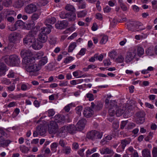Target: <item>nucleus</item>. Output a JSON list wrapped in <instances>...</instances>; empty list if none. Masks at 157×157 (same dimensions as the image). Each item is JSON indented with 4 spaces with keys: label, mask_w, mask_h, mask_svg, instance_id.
<instances>
[{
    "label": "nucleus",
    "mask_w": 157,
    "mask_h": 157,
    "mask_svg": "<svg viewBox=\"0 0 157 157\" xmlns=\"http://www.w3.org/2000/svg\"><path fill=\"white\" fill-rule=\"evenodd\" d=\"M52 26L48 25V28L42 27L40 30V33L39 34V39L41 42L45 43L47 40V35L51 32Z\"/></svg>",
    "instance_id": "f257e3e1"
},
{
    "label": "nucleus",
    "mask_w": 157,
    "mask_h": 157,
    "mask_svg": "<svg viewBox=\"0 0 157 157\" xmlns=\"http://www.w3.org/2000/svg\"><path fill=\"white\" fill-rule=\"evenodd\" d=\"M25 67L26 70L30 73L31 75H38L37 71L40 69V66L35 63H32Z\"/></svg>",
    "instance_id": "f03ea898"
},
{
    "label": "nucleus",
    "mask_w": 157,
    "mask_h": 157,
    "mask_svg": "<svg viewBox=\"0 0 157 157\" xmlns=\"http://www.w3.org/2000/svg\"><path fill=\"white\" fill-rule=\"evenodd\" d=\"M128 30L132 31H139L145 29V28H140L138 25V23L136 21H131L127 25Z\"/></svg>",
    "instance_id": "7ed1b4c3"
},
{
    "label": "nucleus",
    "mask_w": 157,
    "mask_h": 157,
    "mask_svg": "<svg viewBox=\"0 0 157 157\" xmlns=\"http://www.w3.org/2000/svg\"><path fill=\"white\" fill-rule=\"evenodd\" d=\"M35 39L34 33L29 32L28 35L25 36L23 39V42L24 44L31 45L33 42L35 41Z\"/></svg>",
    "instance_id": "20e7f679"
},
{
    "label": "nucleus",
    "mask_w": 157,
    "mask_h": 157,
    "mask_svg": "<svg viewBox=\"0 0 157 157\" xmlns=\"http://www.w3.org/2000/svg\"><path fill=\"white\" fill-rule=\"evenodd\" d=\"M131 139L129 138L121 140V144L117 149V152H120L124 150L126 145L130 143Z\"/></svg>",
    "instance_id": "39448f33"
},
{
    "label": "nucleus",
    "mask_w": 157,
    "mask_h": 157,
    "mask_svg": "<svg viewBox=\"0 0 157 157\" xmlns=\"http://www.w3.org/2000/svg\"><path fill=\"white\" fill-rule=\"evenodd\" d=\"M58 126L56 122L52 121L48 125V132L50 134H55L58 130Z\"/></svg>",
    "instance_id": "423d86ee"
},
{
    "label": "nucleus",
    "mask_w": 157,
    "mask_h": 157,
    "mask_svg": "<svg viewBox=\"0 0 157 157\" xmlns=\"http://www.w3.org/2000/svg\"><path fill=\"white\" fill-rule=\"evenodd\" d=\"M18 75L17 74L15 73L12 71H10V78H13L10 82V83L12 82V85L10 86V91H13L15 89V84L16 83V81L19 80Z\"/></svg>",
    "instance_id": "0eeeda50"
},
{
    "label": "nucleus",
    "mask_w": 157,
    "mask_h": 157,
    "mask_svg": "<svg viewBox=\"0 0 157 157\" xmlns=\"http://www.w3.org/2000/svg\"><path fill=\"white\" fill-rule=\"evenodd\" d=\"M136 115V121L137 123L142 124L145 121V113L144 111H140L137 112Z\"/></svg>",
    "instance_id": "6e6552de"
},
{
    "label": "nucleus",
    "mask_w": 157,
    "mask_h": 157,
    "mask_svg": "<svg viewBox=\"0 0 157 157\" xmlns=\"http://www.w3.org/2000/svg\"><path fill=\"white\" fill-rule=\"evenodd\" d=\"M37 9L36 5L31 3L27 5L24 8L25 12L28 14H31L36 11Z\"/></svg>",
    "instance_id": "1a4fd4ad"
},
{
    "label": "nucleus",
    "mask_w": 157,
    "mask_h": 157,
    "mask_svg": "<svg viewBox=\"0 0 157 157\" xmlns=\"http://www.w3.org/2000/svg\"><path fill=\"white\" fill-rule=\"evenodd\" d=\"M115 109L116 110V115L117 117H120L124 113L126 110V106L125 105L118 107L117 105V107H116Z\"/></svg>",
    "instance_id": "9d476101"
},
{
    "label": "nucleus",
    "mask_w": 157,
    "mask_h": 157,
    "mask_svg": "<svg viewBox=\"0 0 157 157\" xmlns=\"http://www.w3.org/2000/svg\"><path fill=\"white\" fill-rule=\"evenodd\" d=\"M136 55V50L133 52H129L127 53L125 59L126 62L127 63H130L135 57Z\"/></svg>",
    "instance_id": "9b49d317"
},
{
    "label": "nucleus",
    "mask_w": 157,
    "mask_h": 157,
    "mask_svg": "<svg viewBox=\"0 0 157 157\" xmlns=\"http://www.w3.org/2000/svg\"><path fill=\"white\" fill-rule=\"evenodd\" d=\"M20 63V59L17 55L10 56V66H18Z\"/></svg>",
    "instance_id": "f8f14e48"
},
{
    "label": "nucleus",
    "mask_w": 157,
    "mask_h": 157,
    "mask_svg": "<svg viewBox=\"0 0 157 157\" xmlns=\"http://www.w3.org/2000/svg\"><path fill=\"white\" fill-rule=\"evenodd\" d=\"M86 123V121L85 119H82L79 120L76 126L77 130H82L84 128Z\"/></svg>",
    "instance_id": "ddd939ff"
},
{
    "label": "nucleus",
    "mask_w": 157,
    "mask_h": 157,
    "mask_svg": "<svg viewBox=\"0 0 157 157\" xmlns=\"http://www.w3.org/2000/svg\"><path fill=\"white\" fill-rule=\"evenodd\" d=\"M117 102L115 101H113L111 102L110 105L112 108L109 109L108 113L109 115L111 117H113L116 114L115 108L117 107Z\"/></svg>",
    "instance_id": "4468645a"
},
{
    "label": "nucleus",
    "mask_w": 157,
    "mask_h": 157,
    "mask_svg": "<svg viewBox=\"0 0 157 157\" xmlns=\"http://www.w3.org/2000/svg\"><path fill=\"white\" fill-rule=\"evenodd\" d=\"M100 153L101 154H113L114 152L111 148L107 147H104L100 150Z\"/></svg>",
    "instance_id": "2eb2a0df"
},
{
    "label": "nucleus",
    "mask_w": 157,
    "mask_h": 157,
    "mask_svg": "<svg viewBox=\"0 0 157 157\" xmlns=\"http://www.w3.org/2000/svg\"><path fill=\"white\" fill-rule=\"evenodd\" d=\"M68 23L67 21H63L56 23L55 26L57 29H62L66 27Z\"/></svg>",
    "instance_id": "dca6fc26"
},
{
    "label": "nucleus",
    "mask_w": 157,
    "mask_h": 157,
    "mask_svg": "<svg viewBox=\"0 0 157 157\" xmlns=\"http://www.w3.org/2000/svg\"><path fill=\"white\" fill-rule=\"evenodd\" d=\"M21 56L23 58L26 57H31L33 55L32 53L29 49L23 50L20 53Z\"/></svg>",
    "instance_id": "f3484780"
},
{
    "label": "nucleus",
    "mask_w": 157,
    "mask_h": 157,
    "mask_svg": "<svg viewBox=\"0 0 157 157\" xmlns=\"http://www.w3.org/2000/svg\"><path fill=\"white\" fill-rule=\"evenodd\" d=\"M28 3L27 0H18L15 2L13 6L17 8H20L22 7L24 4Z\"/></svg>",
    "instance_id": "a211bd4d"
},
{
    "label": "nucleus",
    "mask_w": 157,
    "mask_h": 157,
    "mask_svg": "<svg viewBox=\"0 0 157 157\" xmlns=\"http://www.w3.org/2000/svg\"><path fill=\"white\" fill-rule=\"evenodd\" d=\"M93 111L90 107L87 108L83 111V114L84 115L87 117H90L93 115Z\"/></svg>",
    "instance_id": "6ab92c4d"
},
{
    "label": "nucleus",
    "mask_w": 157,
    "mask_h": 157,
    "mask_svg": "<svg viewBox=\"0 0 157 157\" xmlns=\"http://www.w3.org/2000/svg\"><path fill=\"white\" fill-rule=\"evenodd\" d=\"M127 150L130 153V155H131V157H139V155L137 151L134 149L132 147L130 146L129 147Z\"/></svg>",
    "instance_id": "aec40b11"
},
{
    "label": "nucleus",
    "mask_w": 157,
    "mask_h": 157,
    "mask_svg": "<svg viewBox=\"0 0 157 157\" xmlns=\"http://www.w3.org/2000/svg\"><path fill=\"white\" fill-rule=\"evenodd\" d=\"M56 19L54 17H51L50 18H48L46 19L45 21V25L46 27H44L45 28H48V25H51L52 26H52L51 25L49 24H54L56 22Z\"/></svg>",
    "instance_id": "412c9836"
},
{
    "label": "nucleus",
    "mask_w": 157,
    "mask_h": 157,
    "mask_svg": "<svg viewBox=\"0 0 157 157\" xmlns=\"http://www.w3.org/2000/svg\"><path fill=\"white\" fill-rule=\"evenodd\" d=\"M31 45L33 48L36 50L40 49L42 47V44L40 42L36 41V38L35 39V41L33 42Z\"/></svg>",
    "instance_id": "4be33fe9"
},
{
    "label": "nucleus",
    "mask_w": 157,
    "mask_h": 157,
    "mask_svg": "<svg viewBox=\"0 0 157 157\" xmlns=\"http://www.w3.org/2000/svg\"><path fill=\"white\" fill-rule=\"evenodd\" d=\"M23 58V62L27 65H29L32 63H34V61L35 60V59L33 57H26Z\"/></svg>",
    "instance_id": "5701e85b"
},
{
    "label": "nucleus",
    "mask_w": 157,
    "mask_h": 157,
    "mask_svg": "<svg viewBox=\"0 0 157 157\" xmlns=\"http://www.w3.org/2000/svg\"><path fill=\"white\" fill-rule=\"evenodd\" d=\"M54 121L56 123H63L65 121L64 117L62 115H56L54 117Z\"/></svg>",
    "instance_id": "b1692460"
},
{
    "label": "nucleus",
    "mask_w": 157,
    "mask_h": 157,
    "mask_svg": "<svg viewBox=\"0 0 157 157\" xmlns=\"http://www.w3.org/2000/svg\"><path fill=\"white\" fill-rule=\"evenodd\" d=\"M20 36V34L16 32H13L10 34V42L14 43Z\"/></svg>",
    "instance_id": "393cba45"
},
{
    "label": "nucleus",
    "mask_w": 157,
    "mask_h": 157,
    "mask_svg": "<svg viewBox=\"0 0 157 157\" xmlns=\"http://www.w3.org/2000/svg\"><path fill=\"white\" fill-rule=\"evenodd\" d=\"M37 132L39 133V134L42 136L45 135L46 132V129L44 126L40 125L38 126L37 128Z\"/></svg>",
    "instance_id": "a878e982"
},
{
    "label": "nucleus",
    "mask_w": 157,
    "mask_h": 157,
    "mask_svg": "<svg viewBox=\"0 0 157 157\" xmlns=\"http://www.w3.org/2000/svg\"><path fill=\"white\" fill-rule=\"evenodd\" d=\"M66 127L67 132H68L70 134H73L76 130L77 129L76 127H75L74 125L66 126Z\"/></svg>",
    "instance_id": "bb28decb"
},
{
    "label": "nucleus",
    "mask_w": 157,
    "mask_h": 157,
    "mask_svg": "<svg viewBox=\"0 0 157 157\" xmlns=\"http://www.w3.org/2000/svg\"><path fill=\"white\" fill-rule=\"evenodd\" d=\"M25 23L24 22L21 20H18L14 24V28H13L12 30H16L18 26L21 28L23 27Z\"/></svg>",
    "instance_id": "cd10ccee"
},
{
    "label": "nucleus",
    "mask_w": 157,
    "mask_h": 157,
    "mask_svg": "<svg viewBox=\"0 0 157 157\" xmlns=\"http://www.w3.org/2000/svg\"><path fill=\"white\" fill-rule=\"evenodd\" d=\"M48 59L47 56L43 57L39 61L38 64H37L38 66H40L41 68V66L45 65L48 62Z\"/></svg>",
    "instance_id": "c85d7f7f"
},
{
    "label": "nucleus",
    "mask_w": 157,
    "mask_h": 157,
    "mask_svg": "<svg viewBox=\"0 0 157 157\" xmlns=\"http://www.w3.org/2000/svg\"><path fill=\"white\" fill-rule=\"evenodd\" d=\"M35 25L34 22L32 20L29 21L27 24L25 25V28L28 30L32 29L34 28Z\"/></svg>",
    "instance_id": "c756f323"
},
{
    "label": "nucleus",
    "mask_w": 157,
    "mask_h": 157,
    "mask_svg": "<svg viewBox=\"0 0 157 157\" xmlns=\"http://www.w3.org/2000/svg\"><path fill=\"white\" fill-rule=\"evenodd\" d=\"M6 71V65L3 63L0 62V75L4 74Z\"/></svg>",
    "instance_id": "7c9ffc66"
},
{
    "label": "nucleus",
    "mask_w": 157,
    "mask_h": 157,
    "mask_svg": "<svg viewBox=\"0 0 157 157\" xmlns=\"http://www.w3.org/2000/svg\"><path fill=\"white\" fill-rule=\"evenodd\" d=\"M142 156L143 157H151L150 151L148 149H145L142 151Z\"/></svg>",
    "instance_id": "2f4dec72"
},
{
    "label": "nucleus",
    "mask_w": 157,
    "mask_h": 157,
    "mask_svg": "<svg viewBox=\"0 0 157 157\" xmlns=\"http://www.w3.org/2000/svg\"><path fill=\"white\" fill-rule=\"evenodd\" d=\"M71 150L70 146H66L63 148L61 152L66 155H68L71 153Z\"/></svg>",
    "instance_id": "473e14b6"
},
{
    "label": "nucleus",
    "mask_w": 157,
    "mask_h": 157,
    "mask_svg": "<svg viewBox=\"0 0 157 157\" xmlns=\"http://www.w3.org/2000/svg\"><path fill=\"white\" fill-rule=\"evenodd\" d=\"M5 132L4 131L0 128V146L2 145L3 141V136H4Z\"/></svg>",
    "instance_id": "72a5a7b5"
},
{
    "label": "nucleus",
    "mask_w": 157,
    "mask_h": 157,
    "mask_svg": "<svg viewBox=\"0 0 157 157\" xmlns=\"http://www.w3.org/2000/svg\"><path fill=\"white\" fill-rule=\"evenodd\" d=\"M59 15L60 17L62 19L67 18L69 17V13L62 11L59 13Z\"/></svg>",
    "instance_id": "f704fd0d"
},
{
    "label": "nucleus",
    "mask_w": 157,
    "mask_h": 157,
    "mask_svg": "<svg viewBox=\"0 0 157 157\" xmlns=\"http://www.w3.org/2000/svg\"><path fill=\"white\" fill-rule=\"evenodd\" d=\"M94 130H92L88 132L86 135L87 138L92 140H94Z\"/></svg>",
    "instance_id": "c9c22d12"
},
{
    "label": "nucleus",
    "mask_w": 157,
    "mask_h": 157,
    "mask_svg": "<svg viewBox=\"0 0 157 157\" xmlns=\"http://www.w3.org/2000/svg\"><path fill=\"white\" fill-rule=\"evenodd\" d=\"M94 140L96 139H100L102 136V133L98 131L94 130Z\"/></svg>",
    "instance_id": "e433bc0d"
},
{
    "label": "nucleus",
    "mask_w": 157,
    "mask_h": 157,
    "mask_svg": "<svg viewBox=\"0 0 157 157\" xmlns=\"http://www.w3.org/2000/svg\"><path fill=\"white\" fill-rule=\"evenodd\" d=\"M76 46V43L73 42L70 44L68 47V52H71Z\"/></svg>",
    "instance_id": "4c0bfd02"
},
{
    "label": "nucleus",
    "mask_w": 157,
    "mask_h": 157,
    "mask_svg": "<svg viewBox=\"0 0 157 157\" xmlns=\"http://www.w3.org/2000/svg\"><path fill=\"white\" fill-rule=\"evenodd\" d=\"M20 150L22 152L26 154L27 153L29 149V148L24 145H22L20 147Z\"/></svg>",
    "instance_id": "58836bf2"
},
{
    "label": "nucleus",
    "mask_w": 157,
    "mask_h": 157,
    "mask_svg": "<svg viewBox=\"0 0 157 157\" xmlns=\"http://www.w3.org/2000/svg\"><path fill=\"white\" fill-rule=\"evenodd\" d=\"M137 55L139 56H141L143 55L144 53V48L141 47H138L137 49Z\"/></svg>",
    "instance_id": "ea45409f"
},
{
    "label": "nucleus",
    "mask_w": 157,
    "mask_h": 157,
    "mask_svg": "<svg viewBox=\"0 0 157 157\" xmlns=\"http://www.w3.org/2000/svg\"><path fill=\"white\" fill-rule=\"evenodd\" d=\"M65 9L67 10L72 12H74L75 10V9L74 6L72 5L68 4L65 7Z\"/></svg>",
    "instance_id": "a19ab883"
},
{
    "label": "nucleus",
    "mask_w": 157,
    "mask_h": 157,
    "mask_svg": "<svg viewBox=\"0 0 157 157\" xmlns=\"http://www.w3.org/2000/svg\"><path fill=\"white\" fill-rule=\"evenodd\" d=\"M4 15L9 22L10 21V10L9 9H6L4 12Z\"/></svg>",
    "instance_id": "79ce46f5"
},
{
    "label": "nucleus",
    "mask_w": 157,
    "mask_h": 157,
    "mask_svg": "<svg viewBox=\"0 0 157 157\" xmlns=\"http://www.w3.org/2000/svg\"><path fill=\"white\" fill-rule=\"evenodd\" d=\"M86 14V11L85 10H83L78 12L77 14L78 17H84Z\"/></svg>",
    "instance_id": "37998d69"
},
{
    "label": "nucleus",
    "mask_w": 157,
    "mask_h": 157,
    "mask_svg": "<svg viewBox=\"0 0 157 157\" xmlns=\"http://www.w3.org/2000/svg\"><path fill=\"white\" fill-rule=\"evenodd\" d=\"M58 143L56 142L52 143L51 145V150L54 152H55L56 149V148L58 146Z\"/></svg>",
    "instance_id": "c03bdc74"
},
{
    "label": "nucleus",
    "mask_w": 157,
    "mask_h": 157,
    "mask_svg": "<svg viewBox=\"0 0 157 157\" xmlns=\"http://www.w3.org/2000/svg\"><path fill=\"white\" fill-rule=\"evenodd\" d=\"M108 36H105L102 37L100 41V44H105L108 40Z\"/></svg>",
    "instance_id": "a18cd8bd"
},
{
    "label": "nucleus",
    "mask_w": 157,
    "mask_h": 157,
    "mask_svg": "<svg viewBox=\"0 0 157 157\" xmlns=\"http://www.w3.org/2000/svg\"><path fill=\"white\" fill-rule=\"evenodd\" d=\"M82 109V106H78L76 107L75 109L76 113L79 115H81Z\"/></svg>",
    "instance_id": "49530a36"
},
{
    "label": "nucleus",
    "mask_w": 157,
    "mask_h": 157,
    "mask_svg": "<svg viewBox=\"0 0 157 157\" xmlns=\"http://www.w3.org/2000/svg\"><path fill=\"white\" fill-rule=\"evenodd\" d=\"M86 3L85 2H79L78 7L79 9H84L86 8Z\"/></svg>",
    "instance_id": "de8ad7c7"
},
{
    "label": "nucleus",
    "mask_w": 157,
    "mask_h": 157,
    "mask_svg": "<svg viewBox=\"0 0 157 157\" xmlns=\"http://www.w3.org/2000/svg\"><path fill=\"white\" fill-rule=\"evenodd\" d=\"M3 60L8 65H10V56H6L3 58Z\"/></svg>",
    "instance_id": "09e8293b"
},
{
    "label": "nucleus",
    "mask_w": 157,
    "mask_h": 157,
    "mask_svg": "<svg viewBox=\"0 0 157 157\" xmlns=\"http://www.w3.org/2000/svg\"><path fill=\"white\" fill-rule=\"evenodd\" d=\"M40 14L38 13H34L31 16L32 21H36L39 17Z\"/></svg>",
    "instance_id": "8fccbe9b"
},
{
    "label": "nucleus",
    "mask_w": 157,
    "mask_h": 157,
    "mask_svg": "<svg viewBox=\"0 0 157 157\" xmlns=\"http://www.w3.org/2000/svg\"><path fill=\"white\" fill-rule=\"evenodd\" d=\"M44 55V53L42 52H40L37 53L35 56L36 58L38 59H40L42 58Z\"/></svg>",
    "instance_id": "3c124183"
},
{
    "label": "nucleus",
    "mask_w": 157,
    "mask_h": 157,
    "mask_svg": "<svg viewBox=\"0 0 157 157\" xmlns=\"http://www.w3.org/2000/svg\"><path fill=\"white\" fill-rule=\"evenodd\" d=\"M76 17V15L75 14H71L69 13V17H68V20L70 21H74Z\"/></svg>",
    "instance_id": "603ef678"
},
{
    "label": "nucleus",
    "mask_w": 157,
    "mask_h": 157,
    "mask_svg": "<svg viewBox=\"0 0 157 157\" xmlns=\"http://www.w3.org/2000/svg\"><path fill=\"white\" fill-rule=\"evenodd\" d=\"M124 60V58L121 55L119 56L116 59V61L117 63H122Z\"/></svg>",
    "instance_id": "864d4df0"
},
{
    "label": "nucleus",
    "mask_w": 157,
    "mask_h": 157,
    "mask_svg": "<svg viewBox=\"0 0 157 157\" xmlns=\"http://www.w3.org/2000/svg\"><path fill=\"white\" fill-rule=\"evenodd\" d=\"M56 38L53 37L51 38L49 40V43L51 45H54L56 43Z\"/></svg>",
    "instance_id": "5fc2aeb1"
},
{
    "label": "nucleus",
    "mask_w": 157,
    "mask_h": 157,
    "mask_svg": "<svg viewBox=\"0 0 157 157\" xmlns=\"http://www.w3.org/2000/svg\"><path fill=\"white\" fill-rule=\"evenodd\" d=\"M117 53L115 51H113L110 52L109 54V56L111 59H114L116 56Z\"/></svg>",
    "instance_id": "6e6d98bb"
},
{
    "label": "nucleus",
    "mask_w": 157,
    "mask_h": 157,
    "mask_svg": "<svg viewBox=\"0 0 157 157\" xmlns=\"http://www.w3.org/2000/svg\"><path fill=\"white\" fill-rule=\"evenodd\" d=\"M48 116L49 117L53 116L55 113L53 109H49L48 111Z\"/></svg>",
    "instance_id": "4d7b16f0"
},
{
    "label": "nucleus",
    "mask_w": 157,
    "mask_h": 157,
    "mask_svg": "<svg viewBox=\"0 0 157 157\" xmlns=\"http://www.w3.org/2000/svg\"><path fill=\"white\" fill-rule=\"evenodd\" d=\"M10 0H4L2 2L3 6L6 7H8L10 5Z\"/></svg>",
    "instance_id": "13d9d810"
},
{
    "label": "nucleus",
    "mask_w": 157,
    "mask_h": 157,
    "mask_svg": "<svg viewBox=\"0 0 157 157\" xmlns=\"http://www.w3.org/2000/svg\"><path fill=\"white\" fill-rule=\"evenodd\" d=\"M59 144L61 147L64 148L66 147L65 146L67 145V143L63 140H60L59 142Z\"/></svg>",
    "instance_id": "bf43d9fd"
},
{
    "label": "nucleus",
    "mask_w": 157,
    "mask_h": 157,
    "mask_svg": "<svg viewBox=\"0 0 157 157\" xmlns=\"http://www.w3.org/2000/svg\"><path fill=\"white\" fill-rule=\"evenodd\" d=\"M25 96V94H20L16 95L14 96V97H12L13 99H17L18 98H20L21 97H24Z\"/></svg>",
    "instance_id": "052dcab7"
},
{
    "label": "nucleus",
    "mask_w": 157,
    "mask_h": 157,
    "mask_svg": "<svg viewBox=\"0 0 157 157\" xmlns=\"http://www.w3.org/2000/svg\"><path fill=\"white\" fill-rule=\"evenodd\" d=\"M66 126H64L61 128L59 130V132L60 133L67 132V130L66 129Z\"/></svg>",
    "instance_id": "680f3d73"
},
{
    "label": "nucleus",
    "mask_w": 157,
    "mask_h": 157,
    "mask_svg": "<svg viewBox=\"0 0 157 157\" xmlns=\"http://www.w3.org/2000/svg\"><path fill=\"white\" fill-rule=\"evenodd\" d=\"M86 97L89 99V101H91L94 100V95L91 93H88L87 94Z\"/></svg>",
    "instance_id": "e2e57ef3"
},
{
    "label": "nucleus",
    "mask_w": 157,
    "mask_h": 157,
    "mask_svg": "<svg viewBox=\"0 0 157 157\" xmlns=\"http://www.w3.org/2000/svg\"><path fill=\"white\" fill-rule=\"evenodd\" d=\"M104 65L105 66H107L110 65L111 63L109 59L104 60L103 61Z\"/></svg>",
    "instance_id": "0e129e2a"
},
{
    "label": "nucleus",
    "mask_w": 157,
    "mask_h": 157,
    "mask_svg": "<svg viewBox=\"0 0 157 157\" xmlns=\"http://www.w3.org/2000/svg\"><path fill=\"white\" fill-rule=\"evenodd\" d=\"M153 51L151 49V48H149L146 50V54L149 56H151L152 55Z\"/></svg>",
    "instance_id": "69168bd1"
},
{
    "label": "nucleus",
    "mask_w": 157,
    "mask_h": 157,
    "mask_svg": "<svg viewBox=\"0 0 157 157\" xmlns=\"http://www.w3.org/2000/svg\"><path fill=\"white\" fill-rule=\"evenodd\" d=\"M73 59V57L69 56L65 59L64 61V63H67Z\"/></svg>",
    "instance_id": "338daca9"
},
{
    "label": "nucleus",
    "mask_w": 157,
    "mask_h": 157,
    "mask_svg": "<svg viewBox=\"0 0 157 157\" xmlns=\"http://www.w3.org/2000/svg\"><path fill=\"white\" fill-rule=\"evenodd\" d=\"M153 157H157V148L154 147L152 151Z\"/></svg>",
    "instance_id": "774afa93"
}]
</instances>
